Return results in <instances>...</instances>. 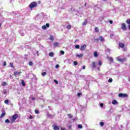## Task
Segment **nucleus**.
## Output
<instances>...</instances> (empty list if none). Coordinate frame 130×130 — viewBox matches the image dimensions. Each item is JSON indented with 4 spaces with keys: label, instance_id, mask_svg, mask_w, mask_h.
Segmentation results:
<instances>
[{
    "label": "nucleus",
    "instance_id": "cd10ccee",
    "mask_svg": "<svg viewBox=\"0 0 130 130\" xmlns=\"http://www.w3.org/2000/svg\"><path fill=\"white\" fill-rule=\"evenodd\" d=\"M53 37L52 36H50V40H51L52 41H53Z\"/></svg>",
    "mask_w": 130,
    "mask_h": 130
},
{
    "label": "nucleus",
    "instance_id": "de8ad7c7",
    "mask_svg": "<svg viewBox=\"0 0 130 130\" xmlns=\"http://www.w3.org/2000/svg\"><path fill=\"white\" fill-rule=\"evenodd\" d=\"M4 67H6V66H7V62L6 61L4 62Z\"/></svg>",
    "mask_w": 130,
    "mask_h": 130
},
{
    "label": "nucleus",
    "instance_id": "2eb2a0df",
    "mask_svg": "<svg viewBox=\"0 0 130 130\" xmlns=\"http://www.w3.org/2000/svg\"><path fill=\"white\" fill-rule=\"evenodd\" d=\"M92 66L91 68L92 69H95V68H96V62H92Z\"/></svg>",
    "mask_w": 130,
    "mask_h": 130
},
{
    "label": "nucleus",
    "instance_id": "052dcab7",
    "mask_svg": "<svg viewBox=\"0 0 130 130\" xmlns=\"http://www.w3.org/2000/svg\"><path fill=\"white\" fill-rule=\"evenodd\" d=\"M25 59H26V60H28V58L25 57Z\"/></svg>",
    "mask_w": 130,
    "mask_h": 130
},
{
    "label": "nucleus",
    "instance_id": "a211bd4d",
    "mask_svg": "<svg viewBox=\"0 0 130 130\" xmlns=\"http://www.w3.org/2000/svg\"><path fill=\"white\" fill-rule=\"evenodd\" d=\"M67 29H68L69 30H71V29H72V25L71 24H69L67 26Z\"/></svg>",
    "mask_w": 130,
    "mask_h": 130
},
{
    "label": "nucleus",
    "instance_id": "0e129e2a",
    "mask_svg": "<svg viewBox=\"0 0 130 130\" xmlns=\"http://www.w3.org/2000/svg\"><path fill=\"white\" fill-rule=\"evenodd\" d=\"M111 36H113V35H111Z\"/></svg>",
    "mask_w": 130,
    "mask_h": 130
},
{
    "label": "nucleus",
    "instance_id": "72a5a7b5",
    "mask_svg": "<svg viewBox=\"0 0 130 130\" xmlns=\"http://www.w3.org/2000/svg\"><path fill=\"white\" fill-rule=\"evenodd\" d=\"M75 48L79 49V48H80V45H77L76 46H75Z\"/></svg>",
    "mask_w": 130,
    "mask_h": 130
},
{
    "label": "nucleus",
    "instance_id": "412c9836",
    "mask_svg": "<svg viewBox=\"0 0 130 130\" xmlns=\"http://www.w3.org/2000/svg\"><path fill=\"white\" fill-rule=\"evenodd\" d=\"M21 85L22 86H26V84L25 83V81H24V80H22Z\"/></svg>",
    "mask_w": 130,
    "mask_h": 130
},
{
    "label": "nucleus",
    "instance_id": "39448f33",
    "mask_svg": "<svg viewBox=\"0 0 130 130\" xmlns=\"http://www.w3.org/2000/svg\"><path fill=\"white\" fill-rule=\"evenodd\" d=\"M121 29H123L124 31H125V30H126L127 28L125 23H123L121 24Z\"/></svg>",
    "mask_w": 130,
    "mask_h": 130
},
{
    "label": "nucleus",
    "instance_id": "1a4fd4ad",
    "mask_svg": "<svg viewBox=\"0 0 130 130\" xmlns=\"http://www.w3.org/2000/svg\"><path fill=\"white\" fill-rule=\"evenodd\" d=\"M7 114L6 111H3L1 115L0 116V118H3Z\"/></svg>",
    "mask_w": 130,
    "mask_h": 130
},
{
    "label": "nucleus",
    "instance_id": "2f4dec72",
    "mask_svg": "<svg viewBox=\"0 0 130 130\" xmlns=\"http://www.w3.org/2000/svg\"><path fill=\"white\" fill-rule=\"evenodd\" d=\"M5 104H9V100H7L5 101Z\"/></svg>",
    "mask_w": 130,
    "mask_h": 130
},
{
    "label": "nucleus",
    "instance_id": "6e6552de",
    "mask_svg": "<svg viewBox=\"0 0 130 130\" xmlns=\"http://www.w3.org/2000/svg\"><path fill=\"white\" fill-rule=\"evenodd\" d=\"M119 47L121 48H124V44L123 43H119L118 44Z\"/></svg>",
    "mask_w": 130,
    "mask_h": 130
},
{
    "label": "nucleus",
    "instance_id": "f8f14e48",
    "mask_svg": "<svg viewBox=\"0 0 130 130\" xmlns=\"http://www.w3.org/2000/svg\"><path fill=\"white\" fill-rule=\"evenodd\" d=\"M112 104L113 105H116V104H118V103H117V101L115 100H113L112 102Z\"/></svg>",
    "mask_w": 130,
    "mask_h": 130
},
{
    "label": "nucleus",
    "instance_id": "f03ea898",
    "mask_svg": "<svg viewBox=\"0 0 130 130\" xmlns=\"http://www.w3.org/2000/svg\"><path fill=\"white\" fill-rule=\"evenodd\" d=\"M18 117H19V115L17 114L13 115L11 118V121L12 122H15V121H16V119H17Z\"/></svg>",
    "mask_w": 130,
    "mask_h": 130
},
{
    "label": "nucleus",
    "instance_id": "09e8293b",
    "mask_svg": "<svg viewBox=\"0 0 130 130\" xmlns=\"http://www.w3.org/2000/svg\"><path fill=\"white\" fill-rule=\"evenodd\" d=\"M110 24H112L113 23V21L112 20H109Z\"/></svg>",
    "mask_w": 130,
    "mask_h": 130
},
{
    "label": "nucleus",
    "instance_id": "c03bdc74",
    "mask_svg": "<svg viewBox=\"0 0 130 130\" xmlns=\"http://www.w3.org/2000/svg\"><path fill=\"white\" fill-rule=\"evenodd\" d=\"M55 68L56 69H58V68H59V65H58V64H57L56 66H55Z\"/></svg>",
    "mask_w": 130,
    "mask_h": 130
},
{
    "label": "nucleus",
    "instance_id": "a18cd8bd",
    "mask_svg": "<svg viewBox=\"0 0 130 130\" xmlns=\"http://www.w3.org/2000/svg\"><path fill=\"white\" fill-rule=\"evenodd\" d=\"M29 119H33V116L32 115H30L29 117Z\"/></svg>",
    "mask_w": 130,
    "mask_h": 130
},
{
    "label": "nucleus",
    "instance_id": "49530a36",
    "mask_svg": "<svg viewBox=\"0 0 130 130\" xmlns=\"http://www.w3.org/2000/svg\"><path fill=\"white\" fill-rule=\"evenodd\" d=\"M60 129H61V130H67V129H66V128H63V127H60Z\"/></svg>",
    "mask_w": 130,
    "mask_h": 130
},
{
    "label": "nucleus",
    "instance_id": "a878e982",
    "mask_svg": "<svg viewBox=\"0 0 130 130\" xmlns=\"http://www.w3.org/2000/svg\"><path fill=\"white\" fill-rule=\"evenodd\" d=\"M60 53L61 55H63L64 54V51L61 50L60 51Z\"/></svg>",
    "mask_w": 130,
    "mask_h": 130
},
{
    "label": "nucleus",
    "instance_id": "a19ab883",
    "mask_svg": "<svg viewBox=\"0 0 130 130\" xmlns=\"http://www.w3.org/2000/svg\"><path fill=\"white\" fill-rule=\"evenodd\" d=\"M74 64H75V66H77L78 64V62L76 61H74Z\"/></svg>",
    "mask_w": 130,
    "mask_h": 130
},
{
    "label": "nucleus",
    "instance_id": "4468645a",
    "mask_svg": "<svg viewBox=\"0 0 130 130\" xmlns=\"http://www.w3.org/2000/svg\"><path fill=\"white\" fill-rule=\"evenodd\" d=\"M99 40H100V41H102V42H103V41H104V40H105V39L102 36H100L99 37Z\"/></svg>",
    "mask_w": 130,
    "mask_h": 130
},
{
    "label": "nucleus",
    "instance_id": "9b49d317",
    "mask_svg": "<svg viewBox=\"0 0 130 130\" xmlns=\"http://www.w3.org/2000/svg\"><path fill=\"white\" fill-rule=\"evenodd\" d=\"M107 58L109 59V61L113 62V58H112V57H107Z\"/></svg>",
    "mask_w": 130,
    "mask_h": 130
},
{
    "label": "nucleus",
    "instance_id": "58836bf2",
    "mask_svg": "<svg viewBox=\"0 0 130 130\" xmlns=\"http://www.w3.org/2000/svg\"><path fill=\"white\" fill-rule=\"evenodd\" d=\"M78 128H83V126H82L81 124H79Z\"/></svg>",
    "mask_w": 130,
    "mask_h": 130
},
{
    "label": "nucleus",
    "instance_id": "6ab92c4d",
    "mask_svg": "<svg viewBox=\"0 0 130 130\" xmlns=\"http://www.w3.org/2000/svg\"><path fill=\"white\" fill-rule=\"evenodd\" d=\"M49 56H51V57H52L54 55V54L53 53V52H51L49 53Z\"/></svg>",
    "mask_w": 130,
    "mask_h": 130
},
{
    "label": "nucleus",
    "instance_id": "79ce46f5",
    "mask_svg": "<svg viewBox=\"0 0 130 130\" xmlns=\"http://www.w3.org/2000/svg\"><path fill=\"white\" fill-rule=\"evenodd\" d=\"M54 83H55V84H58V81H57V80H54Z\"/></svg>",
    "mask_w": 130,
    "mask_h": 130
},
{
    "label": "nucleus",
    "instance_id": "4be33fe9",
    "mask_svg": "<svg viewBox=\"0 0 130 130\" xmlns=\"http://www.w3.org/2000/svg\"><path fill=\"white\" fill-rule=\"evenodd\" d=\"M126 23L128 25H130V19H128L126 20Z\"/></svg>",
    "mask_w": 130,
    "mask_h": 130
},
{
    "label": "nucleus",
    "instance_id": "7ed1b4c3",
    "mask_svg": "<svg viewBox=\"0 0 130 130\" xmlns=\"http://www.w3.org/2000/svg\"><path fill=\"white\" fill-rule=\"evenodd\" d=\"M117 60L120 61V62H123V61H126V58H123L122 59L120 58L119 57H117Z\"/></svg>",
    "mask_w": 130,
    "mask_h": 130
},
{
    "label": "nucleus",
    "instance_id": "680f3d73",
    "mask_svg": "<svg viewBox=\"0 0 130 130\" xmlns=\"http://www.w3.org/2000/svg\"><path fill=\"white\" fill-rule=\"evenodd\" d=\"M2 27V23H0V28Z\"/></svg>",
    "mask_w": 130,
    "mask_h": 130
},
{
    "label": "nucleus",
    "instance_id": "f704fd0d",
    "mask_svg": "<svg viewBox=\"0 0 130 130\" xmlns=\"http://www.w3.org/2000/svg\"><path fill=\"white\" fill-rule=\"evenodd\" d=\"M46 72H43L42 74V76L43 77H44L45 76H46Z\"/></svg>",
    "mask_w": 130,
    "mask_h": 130
},
{
    "label": "nucleus",
    "instance_id": "393cba45",
    "mask_svg": "<svg viewBox=\"0 0 130 130\" xmlns=\"http://www.w3.org/2000/svg\"><path fill=\"white\" fill-rule=\"evenodd\" d=\"M42 28L43 29V30H46V25H43L42 26Z\"/></svg>",
    "mask_w": 130,
    "mask_h": 130
},
{
    "label": "nucleus",
    "instance_id": "f257e3e1",
    "mask_svg": "<svg viewBox=\"0 0 130 130\" xmlns=\"http://www.w3.org/2000/svg\"><path fill=\"white\" fill-rule=\"evenodd\" d=\"M29 7L30 10H32V9H34V8H36V7H37V2H31L29 5Z\"/></svg>",
    "mask_w": 130,
    "mask_h": 130
},
{
    "label": "nucleus",
    "instance_id": "c85d7f7f",
    "mask_svg": "<svg viewBox=\"0 0 130 130\" xmlns=\"http://www.w3.org/2000/svg\"><path fill=\"white\" fill-rule=\"evenodd\" d=\"M99 65H100V67L102 66V62L101 61V60H100L99 61Z\"/></svg>",
    "mask_w": 130,
    "mask_h": 130
},
{
    "label": "nucleus",
    "instance_id": "dca6fc26",
    "mask_svg": "<svg viewBox=\"0 0 130 130\" xmlns=\"http://www.w3.org/2000/svg\"><path fill=\"white\" fill-rule=\"evenodd\" d=\"M87 23H88V21H87V20H84V21L82 23L83 26H86Z\"/></svg>",
    "mask_w": 130,
    "mask_h": 130
},
{
    "label": "nucleus",
    "instance_id": "603ef678",
    "mask_svg": "<svg viewBox=\"0 0 130 130\" xmlns=\"http://www.w3.org/2000/svg\"><path fill=\"white\" fill-rule=\"evenodd\" d=\"M95 41L98 42V41H99V40L98 39H94Z\"/></svg>",
    "mask_w": 130,
    "mask_h": 130
},
{
    "label": "nucleus",
    "instance_id": "e433bc0d",
    "mask_svg": "<svg viewBox=\"0 0 130 130\" xmlns=\"http://www.w3.org/2000/svg\"><path fill=\"white\" fill-rule=\"evenodd\" d=\"M68 116L70 118H73V115H72V114H69Z\"/></svg>",
    "mask_w": 130,
    "mask_h": 130
},
{
    "label": "nucleus",
    "instance_id": "5fc2aeb1",
    "mask_svg": "<svg viewBox=\"0 0 130 130\" xmlns=\"http://www.w3.org/2000/svg\"><path fill=\"white\" fill-rule=\"evenodd\" d=\"M69 128H72V125L69 126Z\"/></svg>",
    "mask_w": 130,
    "mask_h": 130
},
{
    "label": "nucleus",
    "instance_id": "c756f323",
    "mask_svg": "<svg viewBox=\"0 0 130 130\" xmlns=\"http://www.w3.org/2000/svg\"><path fill=\"white\" fill-rule=\"evenodd\" d=\"M112 81H113L112 78H110L108 80V82L109 83H112Z\"/></svg>",
    "mask_w": 130,
    "mask_h": 130
},
{
    "label": "nucleus",
    "instance_id": "4c0bfd02",
    "mask_svg": "<svg viewBox=\"0 0 130 130\" xmlns=\"http://www.w3.org/2000/svg\"><path fill=\"white\" fill-rule=\"evenodd\" d=\"M5 122H6V123H10V120L7 119H6V120H5Z\"/></svg>",
    "mask_w": 130,
    "mask_h": 130
},
{
    "label": "nucleus",
    "instance_id": "aec40b11",
    "mask_svg": "<svg viewBox=\"0 0 130 130\" xmlns=\"http://www.w3.org/2000/svg\"><path fill=\"white\" fill-rule=\"evenodd\" d=\"M93 54H94V57H97L98 56V54L96 51L93 52Z\"/></svg>",
    "mask_w": 130,
    "mask_h": 130
},
{
    "label": "nucleus",
    "instance_id": "ea45409f",
    "mask_svg": "<svg viewBox=\"0 0 130 130\" xmlns=\"http://www.w3.org/2000/svg\"><path fill=\"white\" fill-rule=\"evenodd\" d=\"M35 112L36 114H38V113H39V111L35 110Z\"/></svg>",
    "mask_w": 130,
    "mask_h": 130
},
{
    "label": "nucleus",
    "instance_id": "5701e85b",
    "mask_svg": "<svg viewBox=\"0 0 130 130\" xmlns=\"http://www.w3.org/2000/svg\"><path fill=\"white\" fill-rule=\"evenodd\" d=\"M94 30L96 33H98V32H99V29L98 28V27H95Z\"/></svg>",
    "mask_w": 130,
    "mask_h": 130
},
{
    "label": "nucleus",
    "instance_id": "bf43d9fd",
    "mask_svg": "<svg viewBox=\"0 0 130 130\" xmlns=\"http://www.w3.org/2000/svg\"><path fill=\"white\" fill-rule=\"evenodd\" d=\"M84 6H85V7H86V6H87V3H85V4H84Z\"/></svg>",
    "mask_w": 130,
    "mask_h": 130
},
{
    "label": "nucleus",
    "instance_id": "bb28decb",
    "mask_svg": "<svg viewBox=\"0 0 130 130\" xmlns=\"http://www.w3.org/2000/svg\"><path fill=\"white\" fill-rule=\"evenodd\" d=\"M6 85H7V82H4L2 84V86H3L4 87H5V86H6Z\"/></svg>",
    "mask_w": 130,
    "mask_h": 130
},
{
    "label": "nucleus",
    "instance_id": "e2e57ef3",
    "mask_svg": "<svg viewBox=\"0 0 130 130\" xmlns=\"http://www.w3.org/2000/svg\"><path fill=\"white\" fill-rule=\"evenodd\" d=\"M10 78H12V75H10Z\"/></svg>",
    "mask_w": 130,
    "mask_h": 130
},
{
    "label": "nucleus",
    "instance_id": "69168bd1",
    "mask_svg": "<svg viewBox=\"0 0 130 130\" xmlns=\"http://www.w3.org/2000/svg\"><path fill=\"white\" fill-rule=\"evenodd\" d=\"M104 1V2H105V1H106V0H103Z\"/></svg>",
    "mask_w": 130,
    "mask_h": 130
},
{
    "label": "nucleus",
    "instance_id": "f3484780",
    "mask_svg": "<svg viewBox=\"0 0 130 130\" xmlns=\"http://www.w3.org/2000/svg\"><path fill=\"white\" fill-rule=\"evenodd\" d=\"M59 43H58V42H56V43H54V44H53V46H54V47H57V46H58V45H59Z\"/></svg>",
    "mask_w": 130,
    "mask_h": 130
},
{
    "label": "nucleus",
    "instance_id": "9d476101",
    "mask_svg": "<svg viewBox=\"0 0 130 130\" xmlns=\"http://www.w3.org/2000/svg\"><path fill=\"white\" fill-rule=\"evenodd\" d=\"M54 130H59V127L56 125H53Z\"/></svg>",
    "mask_w": 130,
    "mask_h": 130
},
{
    "label": "nucleus",
    "instance_id": "37998d69",
    "mask_svg": "<svg viewBox=\"0 0 130 130\" xmlns=\"http://www.w3.org/2000/svg\"><path fill=\"white\" fill-rule=\"evenodd\" d=\"M46 28H47V27L48 28V27H49V23H46Z\"/></svg>",
    "mask_w": 130,
    "mask_h": 130
},
{
    "label": "nucleus",
    "instance_id": "8fccbe9b",
    "mask_svg": "<svg viewBox=\"0 0 130 130\" xmlns=\"http://www.w3.org/2000/svg\"><path fill=\"white\" fill-rule=\"evenodd\" d=\"M82 69H83V70H85V69H86V66H83L82 67Z\"/></svg>",
    "mask_w": 130,
    "mask_h": 130
},
{
    "label": "nucleus",
    "instance_id": "ddd939ff",
    "mask_svg": "<svg viewBox=\"0 0 130 130\" xmlns=\"http://www.w3.org/2000/svg\"><path fill=\"white\" fill-rule=\"evenodd\" d=\"M76 56H77V57H79V58H81V57H83V56H84V54H76Z\"/></svg>",
    "mask_w": 130,
    "mask_h": 130
},
{
    "label": "nucleus",
    "instance_id": "423d86ee",
    "mask_svg": "<svg viewBox=\"0 0 130 130\" xmlns=\"http://www.w3.org/2000/svg\"><path fill=\"white\" fill-rule=\"evenodd\" d=\"M86 48H87V45H83L80 47V50L84 51V50H86Z\"/></svg>",
    "mask_w": 130,
    "mask_h": 130
},
{
    "label": "nucleus",
    "instance_id": "13d9d810",
    "mask_svg": "<svg viewBox=\"0 0 130 130\" xmlns=\"http://www.w3.org/2000/svg\"><path fill=\"white\" fill-rule=\"evenodd\" d=\"M24 56H28V54H25V55H24Z\"/></svg>",
    "mask_w": 130,
    "mask_h": 130
},
{
    "label": "nucleus",
    "instance_id": "7c9ffc66",
    "mask_svg": "<svg viewBox=\"0 0 130 130\" xmlns=\"http://www.w3.org/2000/svg\"><path fill=\"white\" fill-rule=\"evenodd\" d=\"M10 67L11 68H14V63H10Z\"/></svg>",
    "mask_w": 130,
    "mask_h": 130
},
{
    "label": "nucleus",
    "instance_id": "c9c22d12",
    "mask_svg": "<svg viewBox=\"0 0 130 130\" xmlns=\"http://www.w3.org/2000/svg\"><path fill=\"white\" fill-rule=\"evenodd\" d=\"M3 94H7V90H6V89L3 90Z\"/></svg>",
    "mask_w": 130,
    "mask_h": 130
},
{
    "label": "nucleus",
    "instance_id": "6e6d98bb",
    "mask_svg": "<svg viewBox=\"0 0 130 130\" xmlns=\"http://www.w3.org/2000/svg\"><path fill=\"white\" fill-rule=\"evenodd\" d=\"M32 101H35V100H36V99L34 98H32Z\"/></svg>",
    "mask_w": 130,
    "mask_h": 130
},
{
    "label": "nucleus",
    "instance_id": "b1692460",
    "mask_svg": "<svg viewBox=\"0 0 130 130\" xmlns=\"http://www.w3.org/2000/svg\"><path fill=\"white\" fill-rule=\"evenodd\" d=\"M28 64H29V66H33V62L31 61H29L28 62Z\"/></svg>",
    "mask_w": 130,
    "mask_h": 130
},
{
    "label": "nucleus",
    "instance_id": "3c124183",
    "mask_svg": "<svg viewBox=\"0 0 130 130\" xmlns=\"http://www.w3.org/2000/svg\"><path fill=\"white\" fill-rule=\"evenodd\" d=\"M78 96H80L81 95H82V93L81 92H79L78 94H77Z\"/></svg>",
    "mask_w": 130,
    "mask_h": 130
},
{
    "label": "nucleus",
    "instance_id": "20e7f679",
    "mask_svg": "<svg viewBox=\"0 0 130 130\" xmlns=\"http://www.w3.org/2000/svg\"><path fill=\"white\" fill-rule=\"evenodd\" d=\"M127 94L126 93H119L118 96L120 98H124L125 97H127Z\"/></svg>",
    "mask_w": 130,
    "mask_h": 130
},
{
    "label": "nucleus",
    "instance_id": "0eeeda50",
    "mask_svg": "<svg viewBox=\"0 0 130 130\" xmlns=\"http://www.w3.org/2000/svg\"><path fill=\"white\" fill-rule=\"evenodd\" d=\"M21 74H22V72H19L18 71H16L14 72L13 76H14L15 77H17L18 75H21Z\"/></svg>",
    "mask_w": 130,
    "mask_h": 130
},
{
    "label": "nucleus",
    "instance_id": "473e14b6",
    "mask_svg": "<svg viewBox=\"0 0 130 130\" xmlns=\"http://www.w3.org/2000/svg\"><path fill=\"white\" fill-rule=\"evenodd\" d=\"M100 125H101V126H103L104 125V122H100Z\"/></svg>",
    "mask_w": 130,
    "mask_h": 130
},
{
    "label": "nucleus",
    "instance_id": "864d4df0",
    "mask_svg": "<svg viewBox=\"0 0 130 130\" xmlns=\"http://www.w3.org/2000/svg\"><path fill=\"white\" fill-rule=\"evenodd\" d=\"M103 105H104L103 103L100 104L101 107H102L103 106Z\"/></svg>",
    "mask_w": 130,
    "mask_h": 130
},
{
    "label": "nucleus",
    "instance_id": "4d7b16f0",
    "mask_svg": "<svg viewBox=\"0 0 130 130\" xmlns=\"http://www.w3.org/2000/svg\"><path fill=\"white\" fill-rule=\"evenodd\" d=\"M128 28L129 30H130V25H129L128 26Z\"/></svg>",
    "mask_w": 130,
    "mask_h": 130
}]
</instances>
